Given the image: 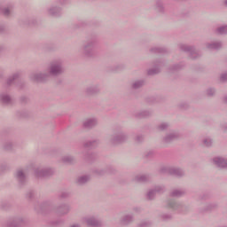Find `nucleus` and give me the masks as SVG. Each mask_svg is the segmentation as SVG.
<instances>
[{
	"label": "nucleus",
	"mask_w": 227,
	"mask_h": 227,
	"mask_svg": "<svg viewBox=\"0 0 227 227\" xmlns=\"http://www.w3.org/2000/svg\"><path fill=\"white\" fill-rule=\"evenodd\" d=\"M46 72L48 73L50 79H54L56 77H60V75H63L65 74V66L63 65V59H57L51 60L48 65Z\"/></svg>",
	"instance_id": "1"
},
{
	"label": "nucleus",
	"mask_w": 227,
	"mask_h": 227,
	"mask_svg": "<svg viewBox=\"0 0 227 227\" xmlns=\"http://www.w3.org/2000/svg\"><path fill=\"white\" fill-rule=\"evenodd\" d=\"M98 43V39L97 37H90L88 39L82 47V54L84 58H95L97 56V51H95Z\"/></svg>",
	"instance_id": "2"
},
{
	"label": "nucleus",
	"mask_w": 227,
	"mask_h": 227,
	"mask_svg": "<svg viewBox=\"0 0 227 227\" xmlns=\"http://www.w3.org/2000/svg\"><path fill=\"white\" fill-rule=\"evenodd\" d=\"M110 145L113 146H118V145H123L129 141V134L125 131H118L109 137L108 139Z\"/></svg>",
	"instance_id": "3"
},
{
	"label": "nucleus",
	"mask_w": 227,
	"mask_h": 227,
	"mask_svg": "<svg viewBox=\"0 0 227 227\" xmlns=\"http://www.w3.org/2000/svg\"><path fill=\"white\" fill-rule=\"evenodd\" d=\"M165 208H170V210H175L180 214H185L189 210V207L185 204L171 199L165 201Z\"/></svg>",
	"instance_id": "4"
},
{
	"label": "nucleus",
	"mask_w": 227,
	"mask_h": 227,
	"mask_svg": "<svg viewBox=\"0 0 227 227\" xmlns=\"http://www.w3.org/2000/svg\"><path fill=\"white\" fill-rule=\"evenodd\" d=\"M30 81L34 82H49L51 81V76L49 73L46 72H34L29 75Z\"/></svg>",
	"instance_id": "5"
},
{
	"label": "nucleus",
	"mask_w": 227,
	"mask_h": 227,
	"mask_svg": "<svg viewBox=\"0 0 227 227\" xmlns=\"http://www.w3.org/2000/svg\"><path fill=\"white\" fill-rule=\"evenodd\" d=\"M164 192H166V186L162 184L156 185L147 191L145 198L146 200H149V201H153V200H155L157 194H164Z\"/></svg>",
	"instance_id": "6"
},
{
	"label": "nucleus",
	"mask_w": 227,
	"mask_h": 227,
	"mask_svg": "<svg viewBox=\"0 0 227 227\" xmlns=\"http://www.w3.org/2000/svg\"><path fill=\"white\" fill-rule=\"evenodd\" d=\"M179 49L180 51H183V52H189L192 59H198V58H201V53H200V51H198L194 46L179 44Z\"/></svg>",
	"instance_id": "7"
},
{
	"label": "nucleus",
	"mask_w": 227,
	"mask_h": 227,
	"mask_svg": "<svg viewBox=\"0 0 227 227\" xmlns=\"http://www.w3.org/2000/svg\"><path fill=\"white\" fill-rule=\"evenodd\" d=\"M182 137V134L176 130L169 131L167 133L163 138L162 143L163 145H171L173 141H176Z\"/></svg>",
	"instance_id": "8"
},
{
	"label": "nucleus",
	"mask_w": 227,
	"mask_h": 227,
	"mask_svg": "<svg viewBox=\"0 0 227 227\" xmlns=\"http://www.w3.org/2000/svg\"><path fill=\"white\" fill-rule=\"evenodd\" d=\"M54 173L51 168H37L35 169V175L37 178H49L52 176Z\"/></svg>",
	"instance_id": "9"
},
{
	"label": "nucleus",
	"mask_w": 227,
	"mask_h": 227,
	"mask_svg": "<svg viewBox=\"0 0 227 227\" xmlns=\"http://www.w3.org/2000/svg\"><path fill=\"white\" fill-rule=\"evenodd\" d=\"M14 176L20 187H24V185L27 184V176H26V173L23 169L18 168L14 174Z\"/></svg>",
	"instance_id": "10"
},
{
	"label": "nucleus",
	"mask_w": 227,
	"mask_h": 227,
	"mask_svg": "<svg viewBox=\"0 0 227 227\" xmlns=\"http://www.w3.org/2000/svg\"><path fill=\"white\" fill-rule=\"evenodd\" d=\"M84 93L86 97H95L100 93V85L90 84L85 88Z\"/></svg>",
	"instance_id": "11"
},
{
	"label": "nucleus",
	"mask_w": 227,
	"mask_h": 227,
	"mask_svg": "<svg viewBox=\"0 0 227 227\" xmlns=\"http://www.w3.org/2000/svg\"><path fill=\"white\" fill-rule=\"evenodd\" d=\"M98 125V119L97 117H89L85 119L82 122L83 129H87L88 130H91V129H95Z\"/></svg>",
	"instance_id": "12"
},
{
	"label": "nucleus",
	"mask_w": 227,
	"mask_h": 227,
	"mask_svg": "<svg viewBox=\"0 0 227 227\" xmlns=\"http://www.w3.org/2000/svg\"><path fill=\"white\" fill-rule=\"evenodd\" d=\"M62 12L63 9L57 4H51L47 8V13L50 17H61Z\"/></svg>",
	"instance_id": "13"
},
{
	"label": "nucleus",
	"mask_w": 227,
	"mask_h": 227,
	"mask_svg": "<svg viewBox=\"0 0 227 227\" xmlns=\"http://www.w3.org/2000/svg\"><path fill=\"white\" fill-rule=\"evenodd\" d=\"M0 104L4 106H12L13 104V98L8 93V91H3L0 93Z\"/></svg>",
	"instance_id": "14"
},
{
	"label": "nucleus",
	"mask_w": 227,
	"mask_h": 227,
	"mask_svg": "<svg viewBox=\"0 0 227 227\" xmlns=\"http://www.w3.org/2000/svg\"><path fill=\"white\" fill-rule=\"evenodd\" d=\"M83 221L84 223H86L88 226H91V227L102 226V222L96 216H86L83 218Z\"/></svg>",
	"instance_id": "15"
},
{
	"label": "nucleus",
	"mask_w": 227,
	"mask_h": 227,
	"mask_svg": "<svg viewBox=\"0 0 227 227\" xmlns=\"http://www.w3.org/2000/svg\"><path fill=\"white\" fill-rule=\"evenodd\" d=\"M119 223L121 226H129V224H132L134 223V215L132 214L123 215L120 218Z\"/></svg>",
	"instance_id": "16"
},
{
	"label": "nucleus",
	"mask_w": 227,
	"mask_h": 227,
	"mask_svg": "<svg viewBox=\"0 0 227 227\" xmlns=\"http://www.w3.org/2000/svg\"><path fill=\"white\" fill-rule=\"evenodd\" d=\"M20 75H21L20 71H18L11 74L5 81L4 88H11V86H13V84H15V82L17 81V79L20 77Z\"/></svg>",
	"instance_id": "17"
},
{
	"label": "nucleus",
	"mask_w": 227,
	"mask_h": 227,
	"mask_svg": "<svg viewBox=\"0 0 227 227\" xmlns=\"http://www.w3.org/2000/svg\"><path fill=\"white\" fill-rule=\"evenodd\" d=\"M214 164L221 169H227V159L223 157H216L213 159Z\"/></svg>",
	"instance_id": "18"
},
{
	"label": "nucleus",
	"mask_w": 227,
	"mask_h": 227,
	"mask_svg": "<svg viewBox=\"0 0 227 227\" xmlns=\"http://www.w3.org/2000/svg\"><path fill=\"white\" fill-rule=\"evenodd\" d=\"M153 114V112L152 110H140V111L134 112L133 114L135 118H139V119L150 118V116H152Z\"/></svg>",
	"instance_id": "19"
},
{
	"label": "nucleus",
	"mask_w": 227,
	"mask_h": 227,
	"mask_svg": "<svg viewBox=\"0 0 227 227\" xmlns=\"http://www.w3.org/2000/svg\"><path fill=\"white\" fill-rule=\"evenodd\" d=\"M70 212V205L68 204H60L57 207V214L59 215H67Z\"/></svg>",
	"instance_id": "20"
},
{
	"label": "nucleus",
	"mask_w": 227,
	"mask_h": 227,
	"mask_svg": "<svg viewBox=\"0 0 227 227\" xmlns=\"http://www.w3.org/2000/svg\"><path fill=\"white\" fill-rule=\"evenodd\" d=\"M154 10L160 15H164V13H166V6H164V2L162 0H156Z\"/></svg>",
	"instance_id": "21"
},
{
	"label": "nucleus",
	"mask_w": 227,
	"mask_h": 227,
	"mask_svg": "<svg viewBox=\"0 0 227 227\" xmlns=\"http://www.w3.org/2000/svg\"><path fill=\"white\" fill-rule=\"evenodd\" d=\"M187 194V191L185 189H174L170 192V198H182Z\"/></svg>",
	"instance_id": "22"
},
{
	"label": "nucleus",
	"mask_w": 227,
	"mask_h": 227,
	"mask_svg": "<svg viewBox=\"0 0 227 227\" xmlns=\"http://www.w3.org/2000/svg\"><path fill=\"white\" fill-rule=\"evenodd\" d=\"M206 49H208L209 51H217L223 47V43L221 42H211V43H206Z\"/></svg>",
	"instance_id": "23"
},
{
	"label": "nucleus",
	"mask_w": 227,
	"mask_h": 227,
	"mask_svg": "<svg viewBox=\"0 0 227 227\" xmlns=\"http://www.w3.org/2000/svg\"><path fill=\"white\" fill-rule=\"evenodd\" d=\"M170 175L172 176H177V178H182V176H185V171L180 168L172 167Z\"/></svg>",
	"instance_id": "24"
},
{
	"label": "nucleus",
	"mask_w": 227,
	"mask_h": 227,
	"mask_svg": "<svg viewBox=\"0 0 227 227\" xmlns=\"http://www.w3.org/2000/svg\"><path fill=\"white\" fill-rule=\"evenodd\" d=\"M145 82L144 79L135 80L131 82V90H141L145 86Z\"/></svg>",
	"instance_id": "25"
},
{
	"label": "nucleus",
	"mask_w": 227,
	"mask_h": 227,
	"mask_svg": "<svg viewBox=\"0 0 227 227\" xmlns=\"http://www.w3.org/2000/svg\"><path fill=\"white\" fill-rule=\"evenodd\" d=\"M0 12L4 17H10L13 13V4H9L5 7L1 6Z\"/></svg>",
	"instance_id": "26"
},
{
	"label": "nucleus",
	"mask_w": 227,
	"mask_h": 227,
	"mask_svg": "<svg viewBox=\"0 0 227 227\" xmlns=\"http://www.w3.org/2000/svg\"><path fill=\"white\" fill-rule=\"evenodd\" d=\"M152 176L150 175L143 174V175H137L134 178L135 182H139L143 184L145 182H150Z\"/></svg>",
	"instance_id": "27"
},
{
	"label": "nucleus",
	"mask_w": 227,
	"mask_h": 227,
	"mask_svg": "<svg viewBox=\"0 0 227 227\" xmlns=\"http://www.w3.org/2000/svg\"><path fill=\"white\" fill-rule=\"evenodd\" d=\"M149 75H157V74H160V62H155L154 67L151 68L147 71Z\"/></svg>",
	"instance_id": "28"
},
{
	"label": "nucleus",
	"mask_w": 227,
	"mask_h": 227,
	"mask_svg": "<svg viewBox=\"0 0 227 227\" xmlns=\"http://www.w3.org/2000/svg\"><path fill=\"white\" fill-rule=\"evenodd\" d=\"M100 144V140L98 139H93V140H89L85 143H83V147L84 148H93V146H97V145Z\"/></svg>",
	"instance_id": "29"
},
{
	"label": "nucleus",
	"mask_w": 227,
	"mask_h": 227,
	"mask_svg": "<svg viewBox=\"0 0 227 227\" xmlns=\"http://www.w3.org/2000/svg\"><path fill=\"white\" fill-rule=\"evenodd\" d=\"M169 127H171V124L169 122H160L156 126V129L157 130H159V132H164L168 130Z\"/></svg>",
	"instance_id": "30"
},
{
	"label": "nucleus",
	"mask_w": 227,
	"mask_h": 227,
	"mask_svg": "<svg viewBox=\"0 0 227 227\" xmlns=\"http://www.w3.org/2000/svg\"><path fill=\"white\" fill-rule=\"evenodd\" d=\"M61 160L65 164H74L75 162V157L72 155H65L61 158Z\"/></svg>",
	"instance_id": "31"
},
{
	"label": "nucleus",
	"mask_w": 227,
	"mask_h": 227,
	"mask_svg": "<svg viewBox=\"0 0 227 227\" xmlns=\"http://www.w3.org/2000/svg\"><path fill=\"white\" fill-rule=\"evenodd\" d=\"M2 148L5 152H10V151L13 150V142H12L11 140H7V141L4 142L2 145Z\"/></svg>",
	"instance_id": "32"
},
{
	"label": "nucleus",
	"mask_w": 227,
	"mask_h": 227,
	"mask_svg": "<svg viewBox=\"0 0 227 227\" xmlns=\"http://www.w3.org/2000/svg\"><path fill=\"white\" fill-rule=\"evenodd\" d=\"M150 52H153L154 54H164L168 52V49L164 47H153L150 49Z\"/></svg>",
	"instance_id": "33"
},
{
	"label": "nucleus",
	"mask_w": 227,
	"mask_h": 227,
	"mask_svg": "<svg viewBox=\"0 0 227 227\" xmlns=\"http://www.w3.org/2000/svg\"><path fill=\"white\" fill-rule=\"evenodd\" d=\"M90 182V176L83 175L77 178V184L78 185H84V184H88Z\"/></svg>",
	"instance_id": "34"
},
{
	"label": "nucleus",
	"mask_w": 227,
	"mask_h": 227,
	"mask_svg": "<svg viewBox=\"0 0 227 227\" xmlns=\"http://www.w3.org/2000/svg\"><path fill=\"white\" fill-rule=\"evenodd\" d=\"M218 205L215 202H212L209 204H207V206L202 209V212H212V210H215L217 208Z\"/></svg>",
	"instance_id": "35"
},
{
	"label": "nucleus",
	"mask_w": 227,
	"mask_h": 227,
	"mask_svg": "<svg viewBox=\"0 0 227 227\" xmlns=\"http://www.w3.org/2000/svg\"><path fill=\"white\" fill-rule=\"evenodd\" d=\"M171 166H162L160 168L159 173H160L161 175H171Z\"/></svg>",
	"instance_id": "36"
},
{
	"label": "nucleus",
	"mask_w": 227,
	"mask_h": 227,
	"mask_svg": "<svg viewBox=\"0 0 227 227\" xmlns=\"http://www.w3.org/2000/svg\"><path fill=\"white\" fill-rule=\"evenodd\" d=\"M184 67H185V64H184L183 62L179 64H175L170 67V72H176L177 70H182Z\"/></svg>",
	"instance_id": "37"
},
{
	"label": "nucleus",
	"mask_w": 227,
	"mask_h": 227,
	"mask_svg": "<svg viewBox=\"0 0 227 227\" xmlns=\"http://www.w3.org/2000/svg\"><path fill=\"white\" fill-rule=\"evenodd\" d=\"M216 93V90L214 87H209L206 90L205 94L207 97H215Z\"/></svg>",
	"instance_id": "38"
},
{
	"label": "nucleus",
	"mask_w": 227,
	"mask_h": 227,
	"mask_svg": "<svg viewBox=\"0 0 227 227\" xmlns=\"http://www.w3.org/2000/svg\"><path fill=\"white\" fill-rule=\"evenodd\" d=\"M213 143H214V140H212V138L210 137H206L202 139V145H204V146H207V148H210Z\"/></svg>",
	"instance_id": "39"
},
{
	"label": "nucleus",
	"mask_w": 227,
	"mask_h": 227,
	"mask_svg": "<svg viewBox=\"0 0 227 227\" xmlns=\"http://www.w3.org/2000/svg\"><path fill=\"white\" fill-rule=\"evenodd\" d=\"M216 33H218V35H227V25L216 28Z\"/></svg>",
	"instance_id": "40"
},
{
	"label": "nucleus",
	"mask_w": 227,
	"mask_h": 227,
	"mask_svg": "<svg viewBox=\"0 0 227 227\" xmlns=\"http://www.w3.org/2000/svg\"><path fill=\"white\" fill-rule=\"evenodd\" d=\"M159 217L161 221H171V219H173V215H171V214H161Z\"/></svg>",
	"instance_id": "41"
},
{
	"label": "nucleus",
	"mask_w": 227,
	"mask_h": 227,
	"mask_svg": "<svg viewBox=\"0 0 227 227\" xmlns=\"http://www.w3.org/2000/svg\"><path fill=\"white\" fill-rule=\"evenodd\" d=\"M152 222L150 221H142L137 224V227H151Z\"/></svg>",
	"instance_id": "42"
},
{
	"label": "nucleus",
	"mask_w": 227,
	"mask_h": 227,
	"mask_svg": "<svg viewBox=\"0 0 227 227\" xmlns=\"http://www.w3.org/2000/svg\"><path fill=\"white\" fill-rule=\"evenodd\" d=\"M145 141V136L143 135H137L135 137V143H137L138 145L143 143Z\"/></svg>",
	"instance_id": "43"
},
{
	"label": "nucleus",
	"mask_w": 227,
	"mask_h": 227,
	"mask_svg": "<svg viewBox=\"0 0 227 227\" xmlns=\"http://www.w3.org/2000/svg\"><path fill=\"white\" fill-rule=\"evenodd\" d=\"M69 196H70V192H62L59 195V198H60L61 200H67V198H68Z\"/></svg>",
	"instance_id": "44"
},
{
	"label": "nucleus",
	"mask_w": 227,
	"mask_h": 227,
	"mask_svg": "<svg viewBox=\"0 0 227 227\" xmlns=\"http://www.w3.org/2000/svg\"><path fill=\"white\" fill-rule=\"evenodd\" d=\"M220 81L221 82H227V71L221 74Z\"/></svg>",
	"instance_id": "45"
},
{
	"label": "nucleus",
	"mask_w": 227,
	"mask_h": 227,
	"mask_svg": "<svg viewBox=\"0 0 227 227\" xmlns=\"http://www.w3.org/2000/svg\"><path fill=\"white\" fill-rule=\"evenodd\" d=\"M153 155H155V152L153 150L147 151L145 154V156L146 157V159H152V157H153Z\"/></svg>",
	"instance_id": "46"
},
{
	"label": "nucleus",
	"mask_w": 227,
	"mask_h": 227,
	"mask_svg": "<svg viewBox=\"0 0 227 227\" xmlns=\"http://www.w3.org/2000/svg\"><path fill=\"white\" fill-rule=\"evenodd\" d=\"M26 198L27 200H33V198H35V192L29 191L28 192H27Z\"/></svg>",
	"instance_id": "47"
},
{
	"label": "nucleus",
	"mask_w": 227,
	"mask_h": 227,
	"mask_svg": "<svg viewBox=\"0 0 227 227\" xmlns=\"http://www.w3.org/2000/svg\"><path fill=\"white\" fill-rule=\"evenodd\" d=\"M83 159L85 160H90L91 159V153L90 152L82 153Z\"/></svg>",
	"instance_id": "48"
},
{
	"label": "nucleus",
	"mask_w": 227,
	"mask_h": 227,
	"mask_svg": "<svg viewBox=\"0 0 227 227\" xmlns=\"http://www.w3.org/2000/svg\"><path fill=\"white\" fill-rule=\"evenodd\" d=\"M106 172L107 170L106 168H98L95 170L97 175H106Z\"/></svg>",
	"instance_id": "49"
},
{
	"label": "nucleus",
	"mask_w": 227,
	"mask_h": 227,
	"mask_svg": "<svg viewBox=\"0 0 227 227\" xmlns=\"http://www.w3.org/2000/svg\"><path fill=\"white\" fill-rule=\"evenodd\" d=\"M207 200H208V194H207V193H202L199 196L200 201H205Z\"/></svg>",
	"instance_id": "50"
},
{
	"label": "nucleus",
	"mask_w": 227,
	"mask_h": 227,
	"mask_svg": "<svg viewBox=\"0 0 227 227\" xmlns=\"http://www.w3.org/2000/svg\"><path fill=\"white\" fill-rule=\"evenodd\" d=\"M1 208H3V210H8V208H10V203H8V202H2Z\"/></svg>",
	"instance_id": "51"
},
{
	"label": "nucleus",
	"mask_w": 227,
	"mask_h": 227,
	"mask_svg": "<svg viewBox=\"0 0 227 227\" xmlns=\"http://www.w3.org/2000/svg\"><path fill=\"white\" fill-rule=\"evenodd\" d=\"M29 116V114L26 111H20V118H27Z\"/></svg>",
	"instance_id": "52"
},
{
	"label": "nucleus",
	"mask_w": 227,
	"mask_h": 227,
	"mask_svg": "<svg viewBox=\"0 0 227 227\" xmlns=\"http://www.w3.org/2000/svg\"><path fill=\"white\" fill-rule=\"evenodd\" d=\"M17 88H19V90H22L23 88L26 87V82H19L17 84H16Z\"/></svg>",
	"instance_id": "53"
},
{
	"label": "nucleus",
	"mask_w": 227,
	"mask_h": 227,
	"mask_svg": "<svg viewBox=\"0 0 227 227\" xmlns=\"http://www.w3.org/2000/svg\"><path fill=\"white\" fill-rule=\"evenodd\" d=\"M187 107H189V104H187V103H180L179 104L180 109H187Z\"/></svg>",
	"instance_id": "54"
},
{
	"label": "nucleus",
	"mask_w": 227,
	"mask_h": 227,
	"mask_svg": "<svg viewBox=\"0 0 227 227\" xmlns=\"http://www.w3.org/2000/svg\"><path fill=\"white\" fill-rule=\"evenodd\" d=\"M51 204L49 203V201H44L42 203L41 205V208L42 210H43V208H47Z\"/></svg>",
	"instance_id": "55"
},
{
	"label": "nucleus",
	"mask_w": 227,
	"mask_h": 227,
	"mask_svg": "<svg viewBox=\"0 0 227 227\" xmlns=\"http://www.w3.org/2000/svg\"><path fill=\"white\" fill-rule=\"evenodd\" d=\"M56 4H59L60 6H63V4H67V0H56Z\"/></svg>",
	"instance_id": "56"
},
{
	"label": "nucleus",
	"mask_w": 227,
	"mask_h": 227,
	"mask_svg": "<svg viewBox=\"0 0 227 227\" xmlns=\"http://www.w3.org/2000/svg\"><path fill=\"white\" fill-rule=\"evenodd\" d=\"M123 68H125V66L124 65H118L115 67V72H118L120 70H123Z\"/></svg>",
	"instance_id": "57"
},
{
	"label": "nucleus",
	"mask_w": 227,
	"mask_h": 227,
	"mask_svg": "<svg viewBox=\"0 0 227 227\" xmlns=\"http://www.w3.org/2000/svg\"><path fill=\"white\" fill-rule=\"evenodd\" d=\"M221 129L223 132H227V123L226 122L221 124Z\"/></svg>",
	"instance_id": "58"
},
{
	"label": "nucleus",
	"mask_w": 227,
	"mask_h": 227,
	"mask_svg": "<svg viewBox=\"0 0 227 227\" xmlns=\"http://www.w3.org/2000/svg\"><path fill=\"white\" fill-rule=\"evenodd\" d=\"M6 31V27L4 25H0V34L4 33Z\"/></svg>",
	"instance_id": "59"
},
{
	"label": "nucleus",
	"mask_w": 227,
	"mask_h": 227,
	"mask_svg": "<svg viewBox=\"0 0 227 227\" xmlns=\"http://www.w3.org/2000/svg\"><path fill=\"white\" fill-rule=\"evenodd\" d=\"M28 24H36V20L30 19L29 21H28Z\"/></svg>",
	"instance_id": "60"
},
{
	"label": "nucleus",
	"mask_w": 227,
	"mask_h": 227,
	"mask_svg": "<svg viewBox=\"0 0 227 227\" xmlns=\"http://www.w3.org/2000/svg\"><path fill=\"white\" fill-rule=\"evenodd\" d=\"M4 77V71L0 70V79H3Z\"/></svg>",
	"instance_id": "61"
},
{
	"label": "nucleus",
	"mask_w": 227,
	"mask_h": 227,
	"mask_svg": "<svg viewBox=\"0 0 227 227\" xmlns=\"http://www.w3.org/2000/svg\"><path fill=\"white\" fill-rule=\"evenodd\" d=\"M70 227H81V223H73Z\"/></svg>",
	"instance_id": "62"
},
{
	"label": "nucleus",
	"mask_w": 227,
	"mask_h": 227,
	"mask_svg": "<svg viewBox=\"0 0 227 227\" xmlns=\"http://www.w3.org/2000/svg\"><path fill=\"white\" fill-rule=\"evenodd\" d=\"M223 104H227V95L223 98Z\"/></svg>",
	"instance_id": "63"
},
{
	"label": "nucleus",
	"mask_w": 227,
	"mask_h": 227,
	"mask_svg": "<svg viewBox=\"0 0 227 227\" xmlns=\"http://www.w3.org/2000/svg\"><path fill=\"white\" fill-rule=\"evenodd\" d=\"M224 5L227 6V0H224Z\"/></svg>",
	"instance_id": "64"
}]
</instances>
